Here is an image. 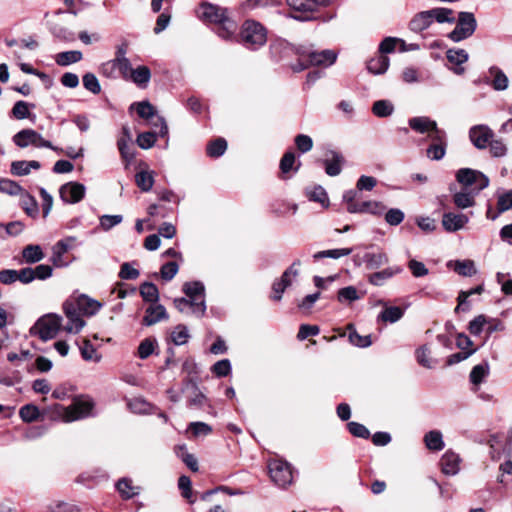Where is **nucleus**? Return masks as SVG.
Listing matches in <instances>:
<instances>
[{
  "instance_id": "1",
  "label": "nucleus",
  "mask_w": 512,
  "mask_h": 512,
  "mask_svg": "<svg viewBox=\"0 0 512 512\" xmlns=\"http://www.w3.org/2000/svg\"><path fill=\"white\" fill-rule=\"evenodd\" d=\"M101 303L85 294L76 298H69L63 304V310L67 317L64 330L69 333H77L85 325L82 316H93L101 308Z\"/></svg>"
},
{
  "instance_id": "2",
  "label": "nucleus",
  "mask_w": 512,
  "mask_h": 512,
  "mask_svg": "<svg viewBox=\"0 0 512 512\" xmlns=\"http://www.w3.org/2000/svg\"><path fill=\"white\" fill-rule=\"evenodd\" d=\"M197 13L202 21L216 25V33L223 40L230 41L235 38L237 24L228 16L227 8L203 2Z\"/></svg>"
},
{
  "instance_id": "3",
  "label": "nucleus",
  "mask_w": 512,
  "mask_h": 512,
  "mask_svg": "<svg viewBox=\"0 0 512 512\" xmlns=\"http://www.w3.org/2000/svg\"><path fill=\"white\" fill-rule=\"evenodd\" d=\"M240 41L247 49L257 50L265 45L267 31L260 22L246 20L241 27Z\"/></svg>"
},
{
  "instance_id": "4",
  "label": "nucleus",
  "mask_w": 512,
  "mask_h": 512,
  "mask_svg": "<svg viewBox=\"0 0 512 512\" xmlns=\"http://www.w3.org/2000/svg\"><path fill=\"white\" fill-rule=\"evenodd\" d=\"M95 402L87 395H81L74 398L71 405L66 408H62V416L65 422H73L83 418L93 416V409Z\"/></svg>"
},
{
  "instance_id": "5",
  "label": "nucleus",
  "mask_w": 512,
  "mask_h": 512,
  "mask_svg": "<svg viewBox=\"0 0 512 512\" xmlns=\"http://www.w3.org/2000/svg\"><path fill=\"white\" fill-rule=\"evenodd\" d=\"M456 181L464 190H472L480 193L489 186V178L481 171L471 168H460L456 172Z\"/></svg>"
},
{
  "instance_id": "6",
  "label": "nucleus",
  "mask_w": 512,
  "mask_h": 512,
  "mask_svg": "<svg viewBox=\"0 0 512 512\" xmlns=\"http://www.w3.org/2000/svg\"><path fill=\"white\" fill-rule=\"evenodd\" d=\"M477 29V20L472 12L458 13L455 28L447 35L453 42H460L471 37Z\"/></svg>"
},
{
  "instance_id": "7",
  "label": "nucleus",
  "mask_w": 512,
  "mask_h": 512,
  "mask_svg": "<svg viewBox=\"0 0 512 512\" xmlns=\"http://www.w3.org/2000/svg\"><path fill=\"white\" fill-rule=\"evenodd\" d=\"M271 480L279 487L285 488L293 481L291 465L281 459H275L268 464Z\"/></svg>"
},
{
  "instance_id": "8",
  "label": "nucleus",
  "mask_w": 512,
  "mask_h": 512,
  "mask_svg": "<svg viewBox=\"0 0 512 512\" xmlns=\"http://www.w3.org/2000/svg\"><path fill=\"white\" fill-rule=\"evenodd\" d=\"M300 264V260H295L292 263V265L283 272L280 279H277L273 282V294L271 295V299L273 301H280L282 299L283 293L285 292L286 288H288L292 284L291 275L293 277H296L298 275V270L296 269V266H299Z\"/></svg>"
},
{
  "instance_id": "9",
  "label": "nucleus",
  "mask_w": 512,
  "mask_h": 512,
  "mask_svg": "<svg viewBox=\"0 0 512 512\" xmlns=\"http://www.w3.org/2000/svg\"><path fill=\"white\" fill-rule=\"evenodd\" d=\"M38 334L41 340L47 341L56 336L61 326V317L47 315L37 321Z\"/></svg>"
},
{
  "instance_id": "10",
  "label": "nucleus",
  "mask_w": 512,
  "mask_h": 512,
  "mask_svg": "<svg viewBox=\"0 0 512 512\" xmlns=\"http://www.w3.org/2000/svg\"><path fill=\"white\" fill-rule=\"evenodd\" d=\"M86 188L78 182H68L59 189L60 198L63 202L74 204L80 202L85 196Z\"/></svg>"
},
{
  "instance_id": "11",
  "label": "nucleus",
  "mask_w": 512,
  "mask_h": 512,
  "mask_svg": "<svg viewBox=\"0 0 512 512\" xmlns=\"http://www.w3.org/2000/svg\"><path fill=\"white\" fill-rule=\"evenodd\" d=\"M292 10L290 17L298 21H309L313 19V3L309 0H286Z\"/></svg>"
},
{
  "instance_id": "12",
  "label": "nucleus",
  "mask_w": 512,
  "mask_h": 512,
  "mask_svg": "<svg viewBox=\"0 0 512 512\" xmlns=\"http://www.w3.org/2000/svg\"><path fill=\"white\" fill-rule=\"evenodd\" d=\"M310 66L329 67L335 63L337 53L334 50L325 49L322 51L304 50Z\"/></svg>"
},
{
  "instance_id": "13",
  "label": "nucleus",
  "mask_w": 512,
  "mask_h": 512,
  "mask_svg": "<svg viewBox=\"0 0 512 512\" xmlns=\"http://www.w3.org/2000/svg\"><path fill=\"white\" fill-rule=\"evenodd\" d=\"M493 137V132L485 125H476L470 128L469 138L478 149H485Z\"/></svg>"
},
{
  "instance_id": "14",
  "label": "nucleus",
  "mask_w": 512,
  "mask_h": 512,
  "mask_svg": "<svg viewBox=\"0 0 512 512\" xmlns=\"http://www.w3.org/2000/svg\"><path fill=\"white\" fill-rule=\"evenodd\" d=\"M325 156L326 158L323 160V164L326 174L331 177L338 176L345 162L343 155L338 151L328 150Z\"/></svg>"
},
{
  "instance_id": "15",
  "label": "nucleus",
  "mask_w": 512,
  "mask_h": 512,
  "mask_svg": "<svg viewBox=\"0 0 512 512\" xmlns=\"http://www.w3.org/2000/svg\"><path fill=\"white\" fill-rule=\"evenodd\" d=\"M469 222V216L464 213L446 212L442 216V226L447 232H456Z\"/></svg>"
},
{
  "instance_id": "16",
  "label": "nucleus",
  "mask_w": 512,
  "mask_h": 512,
  "mask_svg": "<svg viewBox=\"0 0 512 512\" xmlns=\"http://www.w3.org/2000/svg\"><path fill=\"white\" fill-rule=\"evenodd\" d=\"M190 391L191 394L188 397V405L191 407H202L207 399L205 395L199 390L197 381L193 377H189L185 380L182 392Z\"/></svg>"
},
{
  "instance_id": "17",
  "label": "nucleus",
  "mask_w": 512,
  "mask_h": 512,
  "mask_svg": "<svg viewBox=\"0 0 512 512\" xmlns=\"http://www.w3.org/2000/svg\"><path fill=\"white\" fill-rule=\"evenodd\" d=\"M75 240L74 237H67L58 241L52 248V256L50 260L55 267H64L68 265V262L63 260V255L67 253L71 248V242Z\"/></svg>"
},
{
  "instance_id": "18",
  "label": "nucleus",
  "mask_w": 512,
  "mask_h": 512,
  "mask_svg": "<svg viewBox=\"0 0 512 512\" xmlns=\"http://www.w3.org/2000/svg\"><path fill=\"white\" fill-rule=\"evenodd\" d=\"M489 372L490 367L486 361H483L472 368L469 374V380L470 383L472 384L471 390L474 393H477L479 391V385L486 380V378L489 375Z\"/></svg>"
},
{
  "instance_id": "19",
  "label": "nucleus",
  "mask_w": 512,
  "mask_h": 512,
  "mask_svg": "<svg viewBox=\"0 0 512 512\" xmlns=\"http://www.w3.org/2000/svg\"><path fill=\"white\" fill-rule=\"evenodd\" d=\"M487 324V316L484 314L476 316L469 322L468 330L476 342L481 347L485 343V325Z\"/></svg>"
},
{
  "instance_id": "20",
  "label": "nucleus",
  "mask_w": 512,
  "mask_h": 512,
  "mask_svg": "<svg viewBox=\"0 0 512 512\" xmlns=\"http://www.w3.org/2000/svg\"><path fill=\"white\" fill-rule=\"evenodd\" d=\"M174 305L180 312H184L187 308H190L192 313L197 317H202L206 311V303L203 299L199 302H195L189 298H176L174 299Z\"/></svg>"
},
{
  "instance_id": "21",
  "label": "nucleus",
  "mask_w": 512,
  "mask_h": 512,
  "mask_svg": "<svg viewBox=\"0 0 512 512\" xmlns=\"http://www.w3.org/2000/svg\"><path fill=\"white\" fill-rule=\"evenodd\" d=\"M386 207L381 202L363 201L348 208L349 213H369L373 215H382Z\"/></svg>"
},
{
  "instance_id": "22",
  "label": "nucleus",
  "mask_w": 512,
  "mask_h": 512,
  "mask_svg": "<svg viewBox=\"0 0 512 512\" xmlns=\"http://www.w3.org/2000/svg\"><path fill=\"white\" fill-rule=\"evenodd\" d=\"M165 319H168V314L163 305H150L145 311L143 324L146 326H151Z\"/></svg>"
},
{
  "instance_id": "23",
  "label": "nucleus",
  "mask_w": 512,
  "mask_h": 512,
  "mask_svg": "<svg viewBox=\"0 0 512 512\" xmlns=\"http://www.w3.org/2000/svg\"><path fill=\"white\" fill-rule=\"evenodd\" d=\"M510 209H512V189L498 194L497 213L492 214L491 207H489L486 216L491 220H495L501 213H504Z\"/></svg>"
},
{
  "instance_id": "24",
  "label": "nucleus",
  "mask_w": 512,
  "mask_h": 512,
  "mask_svg": "<svg viewBox=\"0 0 512 512\" xmlns=\"http://www.w3.org/2000/svg\"><path fill=\"white\" fill-rule=\"evenodd\" d=\"M402 271L403 269L400 266L388 267L381 271L370 274L368 281L374 286H382L387 280L391 279L397 274H400Z\"/></svg>"
},
{
  "instance_id": "25",
  "label": "nucleus",
  "mask_w": 512,
  "mask_h": 512,
  "mask_svg": "<svg viewBox=\"0 0 512 512\" xmlns=\"http://www.w3.org/2000/svg\"><path fill=\"white\" fill-rule=\"evenodd\" d=\"M479 193L472 190H464L455 192L452 196L454 205L459 209H466L475 206V197Z\"/></svg>"
},
{
  "instance_id": "26",
  "label": "nucleus",
  "mask_w": 512,
  "mask_h": 512,
  "mask_svg": "<svg viewBox=\"0 0 512 512\" xmlns=\"http://www.w3.org/2000/svg\"><path fill=\"white\" fill-rule=\"evenodd\" d=\"M447 60L454 64L456 67L453 68V72L455 74H462L464 73V68L461 67V65L468 61L469 55L466 50L464 49H448L446 52Z\"/></svg>"
},
{
  "instance_id": "27",
  "label": "nucleus",
  "mask_w": 512,
  "mask_h": 512,
  "mask_svg": "<svg viewBox=\"0 0 512 512\" xmlns=\"http://www.w3.org/2000/svg\"><path fill=\"white\" fill-rule=\"evenodd\" d=\"M459 463V456L456 453L449 450L443 454L440 460L442 472L446 475L457 474L459 471Z\"/></svg>"
},
{
  "instance_id": "28",
  "label": "nucleus",
  "mask_w": 512,
  "mask_h": 512,
  "mask_svg": "<svg viewBox=\"0 0 512 512\" xmlns=\"http://www.w3.org/2000/svg\"><path fill=\"white\" fill-rule=\"evenodd\" d=\"M182 291L192 301L199 302L205 300V287L200 281L185 282Z\"/></svg>"
},
{
  "instance_id": "29",
  "label": "nucleus",
  "mask_w": 512,
  "mask_h": 512,
  "mask_svg": "<svg viewBox=\"0 0 512 512\" xmlns=\"http://www.w3.org/2000/svg\"><path fill=\"white\" fill-rule=\"evenodd\" d=\"M139 88H146L151 79V71L148 66L142 65L137 68H133L129 78Z\"/></svg>"
},
{
  "instance_id": "30",
  "label": "nucleus",
  "mask_w": 512,
  "mask_h": 512,
  "mask_svg": "<svg viewBox=\"0 0 512 512\" xmlns=\"http://www.w3.org/2000/svg\"><path fill=\"white\" fill-rule=\"evenodd\" d=\"M433 23L429 10L422 11L414 15L409 23V28L415 33H419L430 27Z\"/></svg>"
},
{
  "instance_id": "31",
  "label": "nucleus",
  "mask_w": 512,
  "mask_h": 512,
  "mask_svg": "<svg viewBox=\"0 0 512 512\" xmlns=\"http://www.w3.org/2000/svg\"><path fill=\"white\" fill-rule=\"evenodd\" d=\"M117 147L122 160L125 162V166L128 167V165L135 158V150L132 145V139L119 138L117 140Z\"/></svg>"
},
{
  "instance_id": "32",
  "label": "nucleus",
  "mask_w": 512,
  "mask_h": 512,
  "mask_svg": "<svg viewBox=\"0 0 512 512\" xmlns=\"http://www.w3.org/2000/svg\"><path fill=\"white\" fill-rule=\"evenodd\" d=\"M409 127L417 133H428L432 129L436 121L431 120L429 117L419 116L410 118L408 121Z\"/></svg>"
},
{
  "instance_id": "33",
  "label": "nucleus",
  "mask_w": 512,
  "mask_h": 512,
  "mask_svg": "<svg viewBox=\"0 0 512 512\" xmlns=\"http://www.w3.org/2000/svg\"><path fill=\"white\" fill-rule=\"evenodd\" d=\"M363 261L365 262L368 269H377L383 265H386L389 262V258L388 255L383 251L378 253L367 252L363 256Z\"/></svg>"
},
{
  "instance_id": "34",
  "label": "nucleus",
  "mask_w": 512,
  "mask_h": 512,
  "mask_svg": "<svg viewBox=\"0 0 512 512\" xmlns=\"http://www.w3.org/2000/svg\"><path fill=\"white\" fill-rule=\"evenodd\" d=\"M389 58L385 55H378L367 62V70L375 75L383 74L389 67Z\"/></svg>"
},
{
  "instance_id": "35",
  "label": "nucleus",
  "mask_w": 512,
  "mask_h": 512,
  "mask_svg": "<svg viewBox=\"0 0 512 512\" xmlns=\"http://www.w3.org/2000/svg\"><path fill=\"white\" fill-rule=\"evenodd\" d=\"M0 192L11 195V196H17L22 195L25 193V195L31 199V196L28 192H26L22 186H20L17 182L8 179V178H1L0 179Z\"/></svg>"
},
{
  "instance_id": "36",
  "label": "nucleus",
  "mask_w": 512,
  "mask_h": 512,
  "mask_svg": "<svg viewBox=\"0 0 512 512\" xmlns=\"http://www.w3.org/2000/svg\"><path fill=\"white\" fill-rule=\"evenodd\" d=\"M141 297L145 302L157 303L159 300V290L152 282H144L139 287Z\"/></svg>"
},
{
  "instance_id": "37",
  "label": "nucleus",
  "mask_w": 512,
  "mask_h": 512,
  "mask_svg": "<svg viewBox=\"0 0 512 512\" xmlns=\"http://www.w3.org/2000/svg\"><path fill=\"white\" fill-rule=\"evenodd\" d=\"M404 315V309L398 306L385 307L378 316V320L388 323H395Z\"/></svg>"
},
{
  "instance_id": "38",
  "label": "nucleus",
  "mask_w": 512,
  "mask_h": 512,
  "mask_svg": "<svg viewBox=\"0 0 512 512\" xmlns=\"http://www.w3.org/2000/svg\"><path fill=\"white\" fill-rule=\"evenodd\" d=\"M424 442L426 447L432 451H440L444 448L442 433L438 430H432L426 433Z\"/></svg>"
},
{
  "instance_id": "39",
  "label": "nucleus",
  "mask_w": 512,
  "mask_h": 512,
  "mask_svg": "<svg viewBox=\"0 0 512 512\" xmlns=\"http://www.w3.org/2000/svg\"><path fill=\"white\" fill-rule=\"evenodd\" d=\"M489 72L491 75L494 76V79L492 80V87L496 91H504L508 88V77L506 74L498 67L492 66L489 69Z\"/></svg>"
},
{
  "instance_id": "40",
  "label": "nucleus",
  "mask_w": 512,
  "mask_h": 512,
  "mask_svg": "<svg viewBox=\"0 0 512 512\" xmlns=\"http://www.w3.org/2000/svg\"><path fill=\"white\" fill-rule=\"evenodd\" d=\"M432 21L438 23H454L455 17L453 16V10L445 7H437L429 10Z\"/></svg>"
},
{
  "instance_id": "41",
  "label": "nucleus",
  "mask_w": 512,
  "mask_h": 512,
  "mask_svg": "<svg viewBox=\"0 0 512 512\" xmlns=\"http://www.w3.org/2000/svg\"><path fill=\"white\" fill-rule=\"evenodd\" d=\"M83 55L81 51L71 50L60 52L56 55L55 61L59 66H68L73 63H77L82 59Z\"/></svg>"
},
{
  "instance_id": "42",
  "label": "nucleus",
  "mask_w": 512,
  "mask_h": 512,
  "mask_svg": "<svg viewBox=\"0 0 512 512\" xmlns=\"http://www.w3.org/2000/svg\"><path fill=\"white\" fill-rule=\"evenodd\" d=\"M135 183L142 192H149L154 184V177L152 172L139 171L135 175Z\"/></svg>"
},
{
  "instance_id": "43",
  "label": "nucleus",
  "mask_w": 512,
  "mask_h": 512,
  "mask_svg": "<svg viewBox=\"0 0 512 512\" xmlns=\"http://www.w3.org/2000/svg\"><path fill=\"white\" fill-rule=\"evenodd\" d=\"M483 290H484L483 285H478V286L471 288L467 291H460L458 298H457L458 305L455 308V312H458L460 310H462V311L469 310V305H468L467 299L474 294H481L483 292Z\"/></svg>"
},
{
  "instance_id": "44",
  "label": "nucleus",
  "mask_w": 512,
  "mask_h": 512,
  "mask_svg": "<svg viewBox=\"0 0 512 512\" xmlns=\"http://www.w3.org/2000/svg\"><path fill=\"white\" fill-rule=\"evenodd\" d=\"M349 330V342L358 347V348H367L372 344L371 335H360L358 332L353 328L352 325L348 326Z\"/></svg>"
},
{
  "instance_id": "45",
  "label": "nucleus",
  "mask_w": 512,
  "mask_h": 512,
  "mask_svg": "<svg viewBox=\"0 0 512 512\" xmlns=\"http://www.w3.org/2000/svg\"><path fill=\"white\" fill-rule=\"evenodd\" d=\"M295 154L292 151H287L281 158L279 168L283 175L289 173L291 170L297 172L300 168L301 163L299 162L296 166L295 164Z\"/></svg>"
},
{
  "instance_id": "46",
  "label": "nucleus",
  "mask_w": 512,
  "mask_h": 512,
  "mask_svg": "<svg viewBox=\"0 0 512 512\" xmlns=\"http://www.w3.org/2000/svg\"><path fill=\"white\" fill-rule=\"evenodd\" d=\"M372 112L375 116L385 118L394 112V105L389 100H378L373 103Z\"/></svg>"
},
{
  "instance_id": "47",
  "label": "nucleus",
  "mask_w": 512,
  "mask_h": 512,
  "mask_svg": "<svg viewBox=\"0 0 512 512\" xmlns=\"http://www.w3.org/2000/svg\"><path fill=\"white\" fill-rule=\"evenodd\" d=\"M226 149V140L224 138H217L207 145L206 152L208 156L218 158L225 153Z\"/></svg>"
},
{
  "instance_id": "48",
  "label": "nucleus",
  "mask_w": 512,
  "mask_h": 512,
  "mask_svg": "<svg viewBox=\"0 0 512 512\" xmlns=\"http://www.w3.org/2000/svg\"><path fill=\"white\" fill-rule=\"evenodd\" d=\"M456 346L464 352H476L480 346L476 340L471 339L465 334H458L456 337Z\"/></svg>"
},
{
  "instance_id": "49",
  "label": "nucleus",
  "mask_w": 512,
  "mask_h": 512,
  "mask_svg": "<svg viewBox=\"0 0 512 512\" xmlns=\"http://www.w3.org/2000/svg\"><path fill=\"white\" fill-rule=\"evenodd\" d=\"M352 248H340V249H330L319 251L313 255L315 260H319L322 258H333L338 259L343 256H348L352 253Z\"/></svg>"
},
{
  "instance_id": "50",
  "label": "nucleus",
  "mask_w": 512,
  "mask_h": 512,
  "mask_svg": "<svg viewBox=\"0 0 512 512\" xmlns=\"http://www.w3.org/2000/svg\"><path fill=\"white\" fill-rule=\"evenodd\" d=\"M129 409L137 414H149L152 412V405L143 398H134L128 403Z\"/></svg>"
},
{
  "instance_id": "51",
  "label": "nucleus",
  "mask_w": 512,
  "mask_h": 512,
  "mask_svg": "<svg viewBox=\"0 0 512 512\" xmlns=\"http://www.w3.org/2000/svg\"><path fill=\"white\" fill-rule=\"evenodd\" d=\"M32 170V161L18 160L13 161L10 166V173L13 176H26Z\"/></svg>"
},
{
  "instance_id": "52",
  "label": "nucleus",
  "mask_w": 512,
  "mask_h": 512,
  "mask_svg": "<svg viewBox=\"0 0 512 512\" xmlns=\"http://www.w3.org/2000/svg\"><path fill=\"white\" fill-rule=\"evenodd\" d=\"M133 106H136V111L140 118L149 120L156 115L155 107L148 101L137 102L132 104Z\"/></svg>"
},
{
  "instance_id": "53",
  "label": "nucleus",
  "mask_w": 512,
  "mask_h": 512,
  "mask_svg": "<svg viewBox=\"0 0 512 512\" xmlns=\"http://www.w3.org/2000/svg\"><path fill=\"white\" fill-rule=\"evenodd\" d=\"M505 329V325L502 320L498 318H491L487 316V324L485 325V342L495 332H501Z\"/></svg>"
},
{
  "instance_id": "54",
  "label": "nucleus",
  "mask_w": 512,
  "mask_h": 512,
  "mask_svg": "<svg viewBox=\"0 0 512 512\" xmlns=\"http://www.w3.org/2000/svg\"><path fill=\"white\" fill-rule=\"evenodd\" d=\"M157 138V132L148 131L140 133L137 136L136 143L142 149H149L154 146Z\"/></svg>"
},
{
  "instance_id": "55",
  "label": "nucleus",
  "mask_w": 512,
  "mask_h": 512,
  "mask_svg": "<svg viewBox=\"0 0 512 512\" xmlns=\"http://www.w3.org/2000/svg\"><path fill=\"white\" fill-rule=\"evenodd\" d=\"M170 338L175 345L179 346L185 344L189 338L187 327L181 324L176 326L172 331Z\"/></svg>"
},
{
  "instance_id": "56",
  "label": "nucleus",
  "mask_w": 512,
  "mask_h": 512,
  "mask_svg": "<svg viewBox=\"0 0 512 512\" xmlns=\"http://www.w3.org/2000/svg\"><path fill=\"white\" fill-rule=\"evenodd\" d=\"M13 142L20 148L28 147L32 144V129H23L13 136Z\"/></svg>"
},
{
  "instance_id": "57",
  "label": "nucleus",
  "mask_w": 512,
  "mask_h": 512,
  "mask_svg": "<svg viewBox=\"0 0 512 512\" xmlns=\"http://www.w3.org/2000/svg\"><path fill=\"white\" fill-rule=\"evenodd\" d=\"M448 144H431L427 150L426 155L429 159L439 161L444 158Z\"/></svg>"
},
{
  "instance_id": "58",
  "label": "nucleus",
  "mask_w": 512,
  "mask_h": 512,
  "mask_svg": "<svg viewBox=\"0 0 512 512\" xmlns=\"http://www.w3.org/2000/svg\"><path fill=\"white\" fill-rule=\"evenodd\" d=\"M337 298L339 302H352L358 300L360 296L354 286H347L338 291Z\"/></svg>"
},
{
  "instance_id": "59",
  "label": "nucleus",
  "mask_w": 512,
  "mask_h": 512,
  "mask_svg": "<svg viewBox=\"0 0 512 512\" xmlns=\"http://www.w3.org/2000/svg\"><path fill=\"white\" fill-rule=\"evenodd\" d=\"M308 197L311 201L318 202L324 207L329 205L327 192L322 186L314 187L313 190L309 192Z\"/></svg>"
},
{
  "instance_id": "60",
  "label": "nucleus",
  "mask_w": 512,
  "mask_h": 512,
  "mask_svg": "<svg viewBox=\"0 0 512 512\" xmlns=\"http://www.w3.org/2000/svg\"><path fill=\"white\" fill-rule=\"evenodd\" d=\"M83 86L93 94H99L101 91L100 83L93 73H86L82 78Z\"/></svg>"
},
{
  "instance_id": "61",
  "label": "nucleus",
  "mask_w": 512,
  "mask_h": 512,
  "mask_svg": "<svg viewBox=\"0 0 512 512\" xmlns=\"http://www.w3.org/2000/svg\"><path fill=\"white\" fill-rule=\"evenodd\" d=\"M12 117L15 119H25L30 116V109L29 104L25 101H17L12 110H11Z\"/></svg>"
},
{
  "instance_id": "62",
  "label": "nucleus",
  "mask_w": 512,
  "mask_h": 512,
  "mask_svg": "<svg viewBox=\"0 0 512 512\" xmlns=\"http://www.w3.org/2000/svg\"><path fill=\"white\" fill-rule=\"evenodd\" d=\"M116 488L124 499H130L137 494L131 486V481L126 478L120 479L116 484Z\"/></svg>"
},
{
  "instance_id": "63",
  "label": "nucleus",
  "mask_w": 512,
  "mask_h": 512,
  "mask_svg": "<svg viewBox=\"0 0 512 512\" xmlns=\"http://www.w3.org/2000/svg\"><path fill=\"white\" fill-rule=\"evenodd\" d=\"M123 220V216L122 215H102L100 218H99V222H100V227L104 230V231H108L110 229H112L114 226L120 224Z\"/></svg>"
},
{
  "instance_id": "64",
  "label": "nucleus",
  "mask_w": 512,
  "mask_h": 512,
  "mask_svg": "<svg viewBox=\"0 0 512 512\" xmlns=\"http://www.w3.org/2000/svg\"><path fill=\"white\" fill-rule=\"evenodd\" d=\"M348 431L355 437L368 439L370 437V431L361 423L349 422L347 424Z\"/></svg>"
}]
</instances>
